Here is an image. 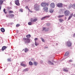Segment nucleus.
I'll return each instance as SVG.
<instances>
[{"label": "nucleus", "mask_w": 75, "mask_h": 75, "mask_svg": "<svg viewBox=\"0 0 75 75\" xmlns=\"http://www.w3.org/2000/svg\"><path fill=\"white\" fill-rule=\"evenodd\" d=\"M31 0H25V1L26 2H28L29 1H30Z\"/></svg>", "instance_id": "ea45409f"}, {"label": "nucleus", "mask_w": 75, "mask_h": 75, "mask_svg": "<svg viewBox=\"0 0 75 75\" xmlns=\"http://www.w3.org/2000/svg\"><path fill=\"white\" fill-rule=\"evenodd\" d=\"M73 16L74 17H75V14H74V15H73Z\"/></svg>", "instance_id": "3c124183"}, {"label": "nucleus", "mask_w": 75, "mask_h": 75, "mask_svg": "<svg viewBox=\"0 0 75 75\" xmlns=\"http://www.w3.org/2000/svg\"><path fill=\"white\" fill-rule=\"evenodd\" d=\"M73 8H74V9H75V4H74L73 5V7H72Z\"/></svg>", "instance_id": "bb28decb"}, {"label": "nucleus", "mask_w": 75, "mask_h": 75, "mask_svg": "<svg viewBox=\"0 0 75 75\" xmlns=\"http://www.w3.org/2000/svg\"><path fill=\"white\" fill-rule=\"evenodd\" d=\"M24 50L25 52H27V51H28V49L27 48H25V49H23V51H24Z\"/></svg>", "instance_id": "ddd939ff"}, {"label": "nucleus", "mask_w": 75, "mask_h": 75, "mask_svg": "<svg viewBox=\"0 0 75 75\" xmlns=\"http://www.w3.org/2000/svg\"><path fill=\"white\" fill-rule=\"evenodd\" d=\"M38 20V19L37 18H31L30 19V21H31V22H35L36 21H37V20Z\"/></svg>", "instance_id": "39448f33"}, {"label": "nucleus", "mask_w": 75, "mask_h": 75, "mask_svg": "<svg viewBox=\"0 0 75 75\" xmlns=\"http://www.w3.org/2000/svg\"><path fill=\"white\" fill-rule=\"evenodd\" d=\"M1 5H0V10H1Z\"/></svg>", "instance_id": "8fccbe9b"}, {"label": "nucleus", "mask_w": 75, "mask_h": 75, "mask_svg": "<svg viewBox=\"0 0 75 75\" xmlns=\"http://www.w3.org/2000/svg\"><path fill=\"white\" fill-rule=\"evenodd\" d=\"M71 18H72V17H71V16H69V17L68 18V20H70L71 19Z\"/></svg>", "instance_id": "58836bf2"}, {"label": "nucleus", "mask_w": 75, "mask_h": 75, "mask_svg": "<svg viewBox=\"0 0 75 75\" xmlns=\"http://www.w3.org/2000/svg\"><path fill=\"white\" fill-rule=\"evenodd\" d=\"M73 37H75V33H74L73 35Z\"/></svg>", "instance_id": "09e8293b"}, {"label": "nucleus", "mask_w": 75, "mask_h": 75, "mask_svg": "<svg viewBox=\"0 0 75 75\" xmlns=\"http://www.w3.org/2000/svg\"><path fill=\"white\" fill-rule=\"evenodd\" d=\"M68 55H69V52H67L65 53L64 54V56H68Z\"/></svg>", "instance_id": "2eb2a0df"}, {"label": "nucleus", "mask_w": 75, "mask_h": 75, "mask_svg": "<svg viewBox=\"0 0 75 75\" xmlns=\"http://www.w3.org/2000/svg\"><path fill=\"white\" fill-rule=\"evenodd\" d=\"M64 16V15H59L58 16V18H62V17H63Z\"/></svg>", "instance_id": "aec40b11"}, {"label": "nucleus", "mask_w": 75, "mask_h": 75, "mask_svg": "<svg viewBox=\"0 0 75 75\" xmlns=\"http://www.w3.org/2000/svg\"><path fill=\"white\" fill-rule=\"evenodd\" d=\"M67 44L68 47H71L72 45V43L70 41H68L67 42Z\"/></svg>", "instance_id": "423d86ee"}, {"label": "nucleus", "mask_w": 75, "mask_h": 75, "mask_svg": "<svg viewBox=\"0 0 75 75\" xmlns=\"http://www.w3.org/2000/svg\"><path fill=\"white\" fill-rule=\"evenodd\" d=\"M50 17V15H48V16H45V18H49Z\"/></svg>", "instance_id": "e433bc0d"}, {"label": "nucleus", "mask_w": 75, "mask_h": 75, "mask_svg": "<svg viewBox=\"0 0 75 75\" xmlns=\"http://www.w3.org/2000/svg\"><path fill=\"white\" fill-rule=\"evenodd\" d=\"M11 17H13L14 16V14H10L9 15Z\"/></svg>", "instance_id": "b1692460"}, {"label": "nucleus", "mask_w": 75, "mask_h": 75, "mask_svg": "<svg viewBox=\"0 0 75 75\" xmlns=\"http://www.w3.org/2000/svg\"><path fill=\"white\" fill-rule=\"evenodd\" d=\"M63 71H65V72H68V70H67V69H63Z\"/></svg>", "instance_id": "2f4dec72"}, {"label": "nucleus", "mask_w": 75, "mask_h": 75, "mask_svg": "<svg viewBox=\"0 0 75 75\" xmlns=\"http://www.w3.org/2000/svg\"><path fill=\"white\" fill-rule=\"evenodd\" d=\"M41 5L42 6V7H45L46 6H48L49 4H48V3H46L45 2H43L41 4Z\"/></svg>", "instance_id": "20e7f679"}, {"label": "nucleus", "mask_w": 75, "mask_h": 75, "mask_svg": "<svg viewBox=\"0 0 75 75\" xmlns=\"http://www.w3.org/2000/svg\"><path fill=\"white\" fill-rule=\"evenodd\" d=\"M1 30L2 33H4V31H5V30L3 28H1Z\"/></svg>", "instance_id": "dca6fc26"}, {"label": "nucleus", "mask_w": 75, "mask_h": 75, "mask_svg": "<svg viewBox=\"0 0 75 75\" xmlns=\"http://www.w3.org/2000/svg\"><path fill=\"white\" fill-rule=\"evenodd\" d=\"M19 26H20V24H17L16 25V27H19Z\"/></svg>", "instance_id": "a19ab883"}, {"label": "nucleus", "mask_w": 75, "mask_h": 75, "mask_svg": "<svg viewBox=\"0 0 75 75\" xmlns=\"http://www.w3.org/2000/svg\"><path fill=\"white\" fill-rule=\"evenodd\" d=\"M50 64H51V65H54V63H52V62Z\"/></svg>", "instance_id": "de8ad7c7"}, {"label": "nucleus", "mask_w": 75, "mask_h": 75, "mask_svg": "<svg viewBox=\"0 0 75 75\" xmlns=\"http://www.w3.org/2000/svg\"><path fill=\"white\" fill-rule=\"evenodd\" d=\"M45 18H46L45 16L42 18H41V20H43L45 19Z\"/></svg>", "instance_id": "473e14b6"}, {"label": "nucleus", "mask_w": 75, "mask_h": 75, "mask_svg": "<svg viewBox=\"0 0 75 75\" xmlns=\"http://www.w3.org/2000/svg\"><path fill=\"white\" fill-rule=\"evenodd\" d=\"M38 40V38H36L35 39V41H37V40Z\"/></svg>", "instance_id": "37998d69"}, {"label": "nucleus", "mask_w": 75, "mask_h": 75, "mask_svg": "<svg viewBox=\"0 0 75 75\" xmlns=\"http://www.w3.org/2000/svg\"><path fill=\"white\" fill-rule=\"evenodd\" d=\"M48 62L50 64H51V61H48Z\"/></svg>", "instance_id": "a18cd8bd"}, {"label": "nucleus", "mask_w": 75, "mask_h": 75, "mask_svg": "<svg viewBox=\"0 0 75 75\" xmlns=\"http://www.w3.org/2000/svg\"><path fill=\"white\" fill-rule=\"evenodd\" d=\"M53 11H54L52 9H50L49 11V12L51 13H53Z\"/></svg>", "instance_id": "cd10ccee"}, {"label": "nucleus", "mask_w": 75, "mask_h": 75, "mask_svg": "<svg viewBox=\"0 0 75 75\" xmlns=\"http://www.w3.org/2000/svg\"><path fill=\"white\" fill-rule=\"evenodd\" d=\"M3 0V1H6V0Z\"/></svg>", "instance_id": "603ef678"}, {"label": "nucleus", "mask_w": 75, "mask_h": 75, "mask_svg": "<svg viewBox=\"0 0 75 75\" xmlns=\"http://www.w3.org/2000/svg\"><path fill=\"white\" fill-rule=\"evenodd\" d=\"M4 12L5 14H7V12H6V9H4Z\"/></svg>", "instance_id": "c756f323"}, {"label": "nucleus", "mask_w": 75, "mask_h": 75, "mask_svg": "<svg viewBox=\"0 0 75 75\" xmlns=\"http://www.w3.org/2000/svg\"><path fill=\"white\" fill-rule=\"evenodd\" d=\"M34 9L35 11H39L40 9V5L38 4H35L34 5Z\"/></svg>", "instance_id": "f257e3e1"}, {"label": "nucleus", "mask_w": 75, "mask_h": 75, "mask_svg": "<svg viewBox=\"0 0 75 75\" xmlns=\"http://www.w3.org/2000/svg\"><path fill=\"white\" fill-rule=\"evenodd\" d=\"M3 1L2 0H0V6L2 5L3 4Z\"/></svg>", "instance_id": "6ab92c4d"}, {"label": "nucleus", "mask_w": 75, "mask_h": 75, "mask_svg": "<svg viewBox=\"0 0 75 75\" xmlns=\"http://www.w3.org/2000/svg\"><path fill=\"white\" fill-rule=\"evenodd\" d=\"M15 3L17 6H20V3H19V1L18 0L15 1Z\"/></svg>", "instance_id": "9d476101"}, {"label": "nucleus", "mask_w": 75, "mask_h": 75, "mask_svg": "<svg viewBox=\"0 0 75 75\" xmlns=\"http://www.w3.org/2000/svg\"><path fill=\"white\" fill-rule=\"evenodd\" d=\"M73 13H71L70 16V17H72V16H73Z\"/></svg>", "instance_id": "c9c22d12"}, {"label": "nucleus", "mask_w": 75, "mask_h": 75, "mask_svg": "<svg viewBox=\"0 0 75 75\" xmlns=\"http://www.w3.org/2000/svg\"><path fill=\"white\" fill-rule=\"evenodd\" d=\"M7 61L8 62H10V61H11V58L8 59H7Z\"/></svg>", "instance_id": "c85d7f7f"}, {"label": "nucleus", "mask_w": 75, "mask_h": 75, "mask_svg": "<svg viewBox=\"0 0 75 75\" xmlns=\"http://www.w3.org/2000/svg\"><path fill=\"white\" fill-rule=\"evenodd\" d=\"M60 23H62L63 21H64V20L62 19H59Z\"/></svg>", "instance_id": "f3484780"}, {"label": "nucleus", "mask_w": 75, "mask_h": 75, "mask_svg": "<svg viewBox=\"0 0 75 75\" xmlns=\"http://www.w3.org/2000/svg\"><path fill=\"white\" fill-rule=\"evenodd\" d=\"M25 8H26V9H28V10H29V8H28V6H26L25 7Z\"/></svg>", "instance_id": "79ce46f5"}, {"label": "nucleus", "mask_w": 75, "mask_h": 75, "mask_svg": "<svg viewBox=\"0 0 75 75\" xmlns=\"http://www.w3.org/2000/svg\"><path fill=\"white\" fill-rule=\"evenodd\" d=\"M72 7H73V5L72 4H70V6H69V8H70L71 7H72Z\"/></svg>", "instance_id": "4be33fe9"}, {"label": "nucleus", "mask_w": 75, "mask_h": 75, "mask_svg": "<svg viewBox=\"0 0 75 75\" xmlns=\"http://www.w3.org/2000/svg\"><path fill=\"white\" fill-rule=\"evenodd\" d=\"M41 39L43 42H45V40H44V39L42 38H41Z\"/></svg>", "instance_id": "f704fd0d"}, {"label": "nucleus", "mask_w": 75, "mask_h": 75, "mask_svg": "<svg viewBox=\"0 0 75 75\" xmlns=\"http://www.w3.org/2000/svg\"><path fill=\"white\" fill-rule=\"evenodd\" d=\"M28 25H32V23L31 22H29L28 23Z\"/></svg>", "instance_id": "5701e85b"}, {"label": "nucleus", "mask_w": 75, "mask_h": 75, "mask_svg": "<svg viewBox=\"0 0 75 75\" xmlns=\"http://www.w3.org/2000/svg\"><path fill=\"white\" fill-rule=\"evenodd\" d=\"M22 63H23V62H22Z\"/></svg>", "instance_id": "864d4df0"}, {"label": "nucleus", "mask_w": 75, "mask_h": 75, "mask_svg": "<svg viewBox=\"0 0 75 75\" xmlns=\"http://www.w3.org/2000/svg\"><path fill=\"white\" fill-rule=\"evenodd\" d=\"M33 64L35 66H37V64H38V63L35 62H33Z\"/></svg>", "instance_id": "a211bd4d"}, {"label": "nucleus", "mask_w": 75, "mask_h": 75, "mask_svg": "<svg viewBox=\"0 0 75 75\" xmlns=\"http://www.w3.org/2000/svg\"><path fill=\"white\" fill-rule=\"evenodd\" d=\"M35 45H36V46H37V45H38L39 44L38 43H37L36 41L35 42Z\"/></svg>", "instance_id": "7c9ffc66"}, {"label": "nucleus", "mask_w": 75, "mask_h": 75, "mask_svg": "<svg viewBox=\"0 0 75 75\" xmlns=\"http://www.w3.org/2000/svg\"><path fill=\"white\" fill-rule=\"evenodd\" d=\"M23 40L24 41H25V44H27V43H30V39L28 38H23Z\"/></svg>", "instance_id": "f03ea898"}, {"label": "nucleus", "mask_w": 75, "mask_h": 75, "mask_svg": "<svg viewBox=\"0 0 75 75\" xmlns=\"http://www.w3.org/2000/svg\"><path fill=\"white\" fill-rule=\"evenodd\" d=\"M21 66H22L23 67H25L27 66V65L25 64H24L22 63H21Z\"/></svg>", "instance_id": "4468645a"}, {"label": "nucleus", "mask_w": 75, "mask_h": 75, "mask_svg": "<svg viewBox=\"0 0 75 75\" xmlns=\"http://www.w3.org/2000/svg\"><path fill=\"white\" fill-rule=\"evenodd\" d=\"M43 9L45 11V12H48V7L46 6H45L43 8Z\"/></svg>", "instance_id": "6e6552de"}, {"label": "nucleus", "mask_w": 75, "mask_h": 75, "mask_svg": "<svg viewBox=\"0 0 75 75\" xmlns=\"http://www.w3.org/2000/svg\"><path fill=\"white\" fill-rule=\"evenodd\" d=\"M47 25L49 26V25H50V23H47Z\"/></svg>", "instance_id": "c03bdc74"}, {"label": "nucleus", "mask_w": 75, "mask_h": 75, "mask_svg": "<svg viewBox=\"0 0 75 75\" xmlns=\"http://www.w3.org/2000/svg\"><path fill=\"white\" fill-rule=\"evenodd\" d=\"M69 62H72V60H69Z\"/></svg>", "instance_id": "49530a36"}, {"label": "nucleus", "mask_w": 75, "mask_h": 75, "mask_svg": "<svg viewBox=\"0 0 75 75\" xmlns=\"http://www.w3.org/2000/svg\"><path fill=\"white\" fill-rule=\"evenodd\" d=\"M50 7L52 8H54L55 7V4L53 3H51L50 4Z\"/></svg>", "instance_id": "9b49d317"}, {"label": "nucleus", "mask_w": 75, "mask_h": 75, "mask_svg": "<svg viewBox=\"0 0 75 75\" xmlns=\"http://www.w3.org/2000/svg\"><path fill=\"white\" fill-rule=\"evenodd\" d=\"M70 13V12L68 11V10H66L64 11V14L66 16H68L69 14Z\"/></svg>", "instance_id": "7ed1b4c3"}, {"label": "nucleus", "mask_w": 75, "mask_h": 75, "mask_svg": "<svg viewBox=\"0 0 75 75\" xmlns=\"http://www.w3.org/2000/svg\"><path fill=\"white\" fill-rule=\"evenodd\" d=\"M6 48H7V47L5 46H4L2 47L1 50H2V51H4V50H5V49H6Z\"/></svg>", "instance_id": "f8f14e48"}, {"label": "nucleus", "mask_w": 75, "mask_h": 75, "mask_svg": "<svg viewBox=\"0 0 75 75\" xmlns=\"http://www.w3.org/2000/svg\"><path fill=\"white\" fill-rule=\"evenodd\" d=\"M44 30L45 31H48L49 30V28H46L45 27H43L42 30V31H44Z\"/></svg>", "instance_id": "1a4fd4ad"}, {"label": "nucleus", "mask_w": 75, "mask_h": 75, "mask_svg": "<svg viewBox=\"0 0 75 75\" xmlns=\"http://www.w3.org/2000/svg\"><path fill=\"white\" fill-rule=\"evenodd\" d=\"M29 64L30 65H33V62L30 61L29 62Z\"/></svg>", "instance_id": "393cba45"}, {"label": "nucleus", "mask_w": 75, "mask_h": 75, "mask_svg": "<svg viewBox=\"0 0 75 75\" xmlns=\"http://www.w3.org/2000/svg\"><path fill=\"white\" fill-rule=\"evenodd\" d=\"M14 13V12L12 11H9V13L10 14V13Z\"/></svg>", "instance_id": "a878e982"}, {"label": "nucleus", "mask_w": 75, "mask_h": 75, "mask_svg": "<svg viewBox=\"0 0 75 75\" xmlns=\"http://www.w3.org/2000/svg\"><path fill=\"white\" fill-rule=\"evenodd\" d=\"M19 11H21V12H23V9L22 8L20 9H19Z\"/></svg>", "instance_id": "72a5a7b5"}, {"label": "nucleus", "mask_w": 75, "mask_h": 75, "mask_svg": "<svg viewBox=\"0 0 75 75\" xmlns=\"http://www.w3.org/2000/svg\"><path fill=\"white\" fill-rule=\"evenodd\" d=\"M25 71H27V69H24L23 71V72H25Z\"/></svg>", "instance_id": "4c0bfd02"}, {"label": "nucleus", "mask_w": 75, "mask_h": 75, "mask_svg": "<svg viewBox=\"0 0 75 75\" xmlns=\"http://www.w3.org/2000/svg\"><path fill=\"white\" fill-rule=\"evenodd\" d=\"M26 37L27 38H30L31 37V35H26Z\"/></svg>", "instance_id": "412c9836"}, {"label": "nucleus", "mask_w": 75, "mask_h": 75, "mask_svg": "<svg viewBox=\"0 0 75 75\" xmlns=\"http://www.w3.org/2000/svg\"><path fill=\"white\" fill-rule=\"evenodd\" d=\"M62 4L59 3L57 4V6L58 7H62Z\"/></svg>", "instance_id": "0eeeda50"}]
</instances>
